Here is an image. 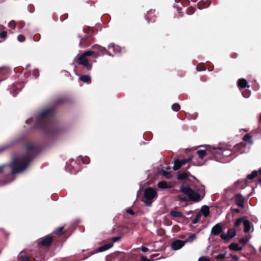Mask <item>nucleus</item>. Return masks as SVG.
I'll return each instance as SVG.
<instances>
[{"label": "nucleus", "instance_id": "obj_17", "mask_svg": "<svg viewBox=\"0 0 261 261\" xmlns=\"http://www.w3.org/2000/svg\"><path fill=\"white\" fill-rule=\"evenodd\" d=\"M113 243H109L107 244L104 245L99 247L98 250L99 252H103L111 248L113 246Z\"/></svg>", "mask_w": 261, "mask_h": 261}, {"label": "nucleus", "instance_id": "obj_12", "mask_svg": "<svg viewBox=\"0 0 261 261\" xmlns=\"http://www.w3.org/2000/svg\"><path fill=\"white\" fill-rule=\"evenodd\" d=\"M236 200L238 206L241 207H244V199L241 194H237L236 196Z\"/></svg>", "mask_w": 261, "mask_h": 261}, {"label": "nucleus", "instance_id": "obj_31", "mask_svg": "<svg viewBox=\"0 0 261 261\" xmlns=\"http://www.w3.org/2000/svg\"><path fill=\"white\" fill-rule=\"evenodd\" d=\"M251 136H249V135L247 134L244 137V138H243V140L245 141H248V142L249 143H251Z\"/></svg>", "mask_w": 261, "mask_h": 261}, {"label": "nucleus", "instance_id": "obj_13", "mask_svg": "<svg viewBox=\"0 0 261 261\" xmlns=\"http://www.w3.org/2000/svg\"><path fill=\"white\" fill-rule=\"evenodd\" d=\"M229 249L232 251H241L243 248L242 247H240L238 244L232 243L229 245Z\"/></svg>", "mask_w": 261, "mask_h": 261}, {"label": "nucleus", "instance_id": "obj_1", "mask_svg": "<svg viewBox=\"0 0 261 261\" xmlns=\"http://www.w3.org/2000/svg\"><path fill=\"white\" fill-rule=\"evenodd\" d=\"M31 161L28 156H17L13 159L12 163L10 165L12 169V174L22 172L28 166Z\"/></svg>", "mask_w": 261, "mask_h": 261}, {"label": "nucleus", "instance_id": "obj_20", "mask_svg": "<svg viewBox=\"0 0 261 261\" xmlns=\"http://www.w3.org/2000/svg\"><path fill=\"white\" fill-rule=\"evenodd\" d=\"M170 215L174 218H181L183 217V214L181 212L176 211H171L170 212Z\"/></svg>", "mask_w": 261, "mask_h": 261}, {"label": "nucleus", "instance_id": "obj_53", "mask_svg": "<svg viewBox=\"0 0 261 261\" xmlns=\"http://www.w3.org/2000/svg\"><path fill=\"white\" fill-rule=\"evenodd\" d=\"M175 1H176H176H177V0H175Z\"/></svg>", "mask_w": 261, "mask_h": 261}, {"label": "nucleus", "instance_id": "obj_10", "mask_svg": "<svg viewBox=\"0 0 261 261\" xmlns=\"http://www.w3.org/2000/svg\"><path fill=\"white\" fill-rule=\"evenodd\" d=\"M222 231V227L221 224L218 223L213 227L211 233L214 235H218Z\"/></svg>", "mask_w": 261, "mask_h": 261}, {"label": "nucleus", "instance_id": "obj_25", "mask_svg": "<svg viewBox=\"0 0 261 261\" xmlns=\"http://www.w3.org/2000/svg\"><path fill=\"white\" fill-rule=\"evenodd\" d=\"M80 79L81 81H82L84 82H88L90 80V76L89 75H84L81 76Z\"/></svg>", "mask_w": 261, "mask_h": 261}, {"label": "nucleus", "instance_id": "obj_44", "mask_svg": "<svg viewBox=\"0 0 261 261\" xmlns=\"http://www.w3.org/2000/svg\"><path fill=\"white\" fill-rule=\"evenodd\" d=\"M120 240V237H114L112 238V241L113 242H116Z\"/></svg>", "mask_w": 261, "mask_h": 261}, {"label": "nucleus", "instance_id": "obj_39", "mask_svg": "<svg viewBox=\"0 0 261 261\" xmlns=\"http://www.w3.org/2000/svg\"><path fill=\"white\" fill-rule=\"evenodd\" d=\"M7 36V32H2L0 33V37L2 38H4L6 37Z\"/></svg>", "mask_w": 261, "mask_h": 261}, {"label": "nucleus", "instance_id": "obj_35", "mask_svg": "<svg viewBox=\"0 0 261 261\" xmlns=\"http://www.w3.org/2000/svg\"><path fill=\"white\" fill-rule=\"evenodd\" d=\"M9 27L12 29L15 28V22L14 21H11L9 23Z\"/></svg>", "mask_w": 261, "mask_h": 261}, {"label": "nucleus", "instance_id": "obj_36", "mask_svg": "<svg viewBox=\"0 0 261 261\" xmlns=\"http://www.w3.org/2000/svg\"><path fill=\"white\" fill-rule=\"evenodd\" d=\"M18 40L20 42H23L25 40V37L22 35H20L17 37Z\"/></svg>", "mask_w": 261, "mask_h": 261}, {"label": "nucleus", "instance_id": "obj_4", "mask_svg": "<svg viewBox=\"0 0 261 261\" xmlns=\"http://www.w3.org/2000/svg\"><path fill=\"white\" fill-rule=\"evenodd\" d=\"M205 148H206L205 150H198L197 154L200 159H202L204 157V156L205 155V154L206 153V151H210L212 153H215L217 152V150H221V148H214V147L212 148L211 146H206Z\"/></svg>", "mask_w": 261, "mask_h": 261}, {"label": "nucleus", "instance_id": "obj_51", "mask_svg": "<svg viewBox=\"0 0 261 261\" xmlns=\"http://www.w3.org/2000/svg\"><path fill=\"white\" fill-rule=\"evenodd\" d=\"M235 211L237 213H239V210H236Z\"/></svg>", "mask_w": 261, "mask_h": 261}, {"label": "nucleus", "instance_id": "obj_33", "mask_svg": "<svg viewBox=\"0 0 261 261\" xmlns=\"http://www.w3.org/2000/svg\"><path fill=\"white\" fill-rule=\"evenodd\" d=\"M242 222H243L242 219H238L235 222V226H239Z\"/></svg>", "mask_w": 261, "mask_h": 261}, {"label": "nucleus", "instance_id": "obj_50", "mask_svg": "<svg viewBox=\"0 0 261 261\" xmlns=\"http://www.w3.org/2000/svg\"><path fill=\"white\" fill-rule=\"evenodd\" d=\"M155 256H156V255H152L151 256V257H155Z\"/></svg>", "mask_w": 261, "mask_h": 261}, {"label": "nucleus", "instance_id": "obj_41", "mask_svg": "<svg viewBox=\"0 0 261 261\" xmlns=\"http://www.w3.org/2000/svg\"><path fill=\"white\" fill-rule=\"evenodd\" d=\"M141 250L143 252H145L147 251L148 249L147 247L142 246L141 247Z\"/></svg>", "mask_w": 261, "mask_h": 261}, {"label": "nucleus", "instance_id": "obj_24", "mask_svg": "<svg viewBox=\"0 0 261 261\" xmlns=\"http://www.w3.org/2000/svg\"><path fill=\"white\" fill-rule=\"evenodd\" d=\"M257 174L258 172L257 171H253L250 174L247 176V179L251 180L255 177L257 175Z\"/></svg>", "mask_w": 261, "mask_h": 261}, {"label": "nucleus", "instance_id": "obj_38", "mask_svg": "<svg viewBox=\"0 0 261 261\" xmlns=\"http://www.w3.org/2000/svg\"><path fill=\"white\" fill-rule=\"evenodd\" d=\"M242 95L245 97H248L250 95V92L248 91H243L242 92Z\"/></svg>", "mask_w": 261, "mask_h": 261}, {"label": "nucleus", "instance_id": "obj_42", "mask_svg": "<svg viewBox=\"0 0 261 261\" xmlns=\"http://www.w3.org/2000/svg\"><path fill=\"white\" fill-rule=\"evenodd\" d=\"M127 212L132 215H133L134 214V212L131 209L129 208L127 210Z\"/></svg>", "mask_w": 261, "mask_h": 261}, {"label": "nucleus", "instance_id": "obj_2", "mask_svg": "<svg viewBox=\"0 0 261 261\" xmlns=\"http://www.w3.org/2000/svg\"><path fill=\"white\" fill-rule=\"evenodd\" d=\"M158 196L155 190L152 188H147L144 191V199L143 202L145 205L150 206L152 202Z\"/></svg>", "mask_w": 261, "mask_h": 261}, {"label": "nucleus", "instance_id": "obj_14", "mask_svg": "<svg viewBox=\"0 0 261 261\" xmlns=\"http://www.w3.org/2000/svg\"><path fill=\"white\" fill-rule=\"evenodd\" d=\"M29 257L25 252H21L18 256V261H29Z\"/></svg>", "mask_w": 261, "mask_h": 261}, {"label": "nucleus", "instance_id": "obj_48", "mask_svg": "<svg viewBox=\"0 0 261 261\" xmlns=\"http://www.w3.org/2000/svg\"><path fill=\"white\" fill-rule=\"evenodd\" d=\"M69 171L71 173H74V172H73V171H72V170H69Z\"/></svg>", "mask_w": 261, "mask_h": 261}, {"label": "nucleus", "instance_id": "obj_18", "mask_svg": "<svg viewBox=\"0 0 261 261\" xmlns=\"http://www.w3.org/2000/svg\"><path fill=\"white\" fill-rule=\"evenodd\" d=\"M238 86L240 88L249 87V85H248L247 82L244 79H241L238 81Z\"/></svg>", "mask_w": 261, "mask_h": 261}, {"label": "nucleus", "instance_id": "obj_27", "mask_svg": "<svg viewBox=\"0 0 261 261\" xmlns=\"http://www.w3.org/2000/svg\"><path fill=\"white\" fill-rule=\"evenodd\" d=\"M226 253H221L215 256V259H222L225 257Z\"/></svg>", "mask_w": 261, "mask_h": 261}, {"label": "nucleus", "instance_id": "obj_23", "mask_svg": "<svg viewBox=\"0 0 261 261\" xmlns=\"http://www.w3.org/2000/svg\"><path fill=\"white\" fill-rule=\"evenodd\" d=\"M158 186L161 189H168L170 188L171 186L165 181H161L158 183Z\"/></svg>", "mask_w": 261, "mask_h": 261}, {"label": "nucleus", "instance_id": "obj_47", "mask_svg": "<svg viewBox=\"0 0 261 261\" xmlns=\"http://www.w3.org/2000/svg\"><path fill=\"white\" fill-rule=\"evenodd\" d=\"M4 167V166H0V173L2 172L3 168Z\"/></svg>", "mask_w": 261, "mask_h": 261}, {"label": "nucleus", "instance_id": "obj_37", "mask_svg": "<svg viewBox=\"0 0 261 261\" xmlns=\"http://www.w3.org/2000/svg\"><path fill=\"white\" fill-rule=\"evenodd\" d=\"M63 227H59L58 228L56 231H55V233L57 234H60L62 231H63Z\"/></svg>", "mask_w": 261, "mask_h": 261}, {"label": "nucleus", "instance_id": "obj_49", "mask_svg": "<svg viewBox=\"0 0 261 261\" xmlns=\"http://www.w3.org/2000/svg\"><path fill=\"white\" fill-rule=\"evenodd\" d=\"M259 174H261V168L257 171Z\"/></svg>", "mask_w": 261, "mask_h": 261}, {"label": "nucleus", "instance_id": "obj_45", "mask_svg": "<svg viewBox=\"0 0 261 261\" xmlns=\"http://www.w3.org/2000/svg\"><path fill=\"white\" fill-rule=\"evenodd\" d=\"M33 146L32 145H29L27 146V149L29 151L31 150L32 149H33Z\"/></svg>", "mask_w": 261, "mask_h": 261}, {"label": "nucleus", "instance_id": "obj_9", "mask_svg": "<svg viewBox=\"0 0 261 261\" xmlns=\"http://www.w3.org/2000/svg\"><path fill=\"white\" fill-rule=\"evenodd\" d=\"M79 61L80 63L85 66L87 69H91V65H89V62L87 57L84 54L82 55L79 57Z\"/></svg>", "mask_w": 261, "mask_h": 261}, {"label": "nucleus", "instance_id": "obj_26", "mask_svg": "<svg viewBox=\"0 0 261 261\" xmlns=\"http://www.w3.org/2000/svg\"><path fill=\"white\" fill-rule=\"evenodd\" d=\"M201 217V214L200 213H198L195 216V218L193 219V220L192 221V223L193 224H196L198 222V221Z\"/></svg>", "mask_w": 261, "mask_h": 261}, {"label": "nucleus", "instance_id": "obj_32", "mask_svg": "<svg viewBox=\"0 0 261 261\" xmlns=\"http://www.w3.org/2000/svg\"><path fill=\"white\" fill-rule=\"evenodd\" d=\"M188 177V175L187 173H182L180 174L178 176V179H186Z\"/></svg>", "mask_w": 261, "mask_h": 261}, {"label": "nucleus", "instance_id": "obj_8", "mask_svg": "<svg viewBox=\"0 0 261 261\" xmlns=\"http://www.w3.org/2000/svg\"><path fill=\"white\" fill-rule=\"evenodd\" d=\"M185 244V242L178 240L174 241L172 243L171 247L173 250H176L180 249L182 247H183Z\"/></svg>", "mask_w": 261, "mask_h": 261}, {"label": "nucleus", "instance_id": "obj_52", "mask_svg": "<svg viewBox=\"0 0 261 261\" xmlns=\"http://www.w3.org/2000/svg\"><path fill=\"white\" fill-rule=\"evenodd\" d=\"M108 55H109V56H111V52H110V51L108 53Z\"/></svg>", "mask_w": 261, "mask_h": 261}, {"label": "nucleus", "instance_id": "obj_34", "mask_svg": "<svg viewBox=\"0 0 261 261\" xmlns=\"http://www.w3.org/2000/svg\"><path fill=\"white\" fill-rule=\"evenodd\" d=\"M198 261H210V260L207 257L202 256L199 257Z\"/></svg>", "mask_w": 261, "mask_h": 261}, {"label": "nucleus", "instance_id": "obj_19", "mask_svg": "<svg viewBox=\"0 0 261 261\" xmlns=\"http://www.w3.org/2000/svg\"><path fill=\"white\" fill-rule=\"evenodd\" d=\"M108 48L110 50L113 49V52L115 54L118 53L121 51V48L118 46H115L114 44H110Z\"/></svg>", "mask_w": 261, "mask_h": 261}, {"label": "nucleus", "instance_id": "obj_40", "mask_svg": "<svg viewBox=\"0 0 261 261\" xmlns=\"http://www.w3.org/2000/svg\"><path fill=\"white\" fill-rule=\"evenodd\" d=\"M140 261H153L147 258L146 257L142 256Z\"/></svg>", "mask_w": 261, "mask_h": 261}, {"label": "nucleus", "instance_id": "obj_6", "mask_svg": "<svg viewBox=\"0 0 261 261\" xmlns=\"http://www.w3.org/2000/svg\"><path fill=\"white\" fill-rule=\"evenodd\" d=\"M236 235V231L234 229H230L228 230L227 234L223 233L221 237L223 240H228Z\"/></svg>", "mask_w": 261, "mask_h": 261}, {"label": "nucleus", "instance_id": "obj_28", "mask_svg": "<svg viewBox=\"0 0 261 261\" xmlns=\"http://www.w3.org/2000/svg\"><path fill=\"white\" fill-rule=\"evenodd\" d=\"M172 109L175 112H177L180 109V106L178 103H174L172 106Z\"/></svg>", "mask_w": 261, "mask_h": 261}, {"label": "nucleus", "instance_id": "obj_43", "mask_svg": "<svg viewBox=\"0 0 261 261\" xmlns=\"http://www.w3.org/2000/svg\"><path fill=\"white\" fill-rule=\"evenodd\" d=\"M162 174H163L164 176H165V177H168V175L169 174V173H168V172H167V171H163V172H162Z\"/></svg>", "mask_w": 261, "mask_h": 261}, {"label": "nucleus", "instance_id": "obj_21", "mask_svg": "<svg viewBox=\"0 0 261 261\" xmlns=\"http://www.w3.org/2000/svg\"><path fill=\"white\" fill-rule=\"evenodd\" d=\"M201 212L204 217H207L210 213L208 207L205 205L202 206L201 208Z\"/></svg>", "mask_w": 261, "mask_h": 261}, {"label": "nucleus", "instance_id": "obj_3", "mask_svg": "<svg viewBox=\"0 0 261 261\" xmlns=\"http://www.w3.org/2000/svg\"><path fill=\"white\" fill-rule=\"evenodd\" d=\"M180 191L187 195L189 198L192 201H199L203 197V196H201L200 195L187 186H182L180 188Z\"/></svg>", "mask_w": 261, "mask_h": 261}, {"label": "nucleus", "instance_id": "obj_7", "mask_svg": "<svg viewBox=\"0 0 261 261\" xmlns=\"http://www.w3.org/2000/svg\"><path fill=\"white\" fill-rule=\"evenodd\" d=\"M51 111L50 109H46L43 111L37 117L38 121H43L46 117L50 115Z\"/></svg>", "mask_w": 261, "mask_h": 261}, {"label": "nucleus", "instance_id": "obj_46", "mask_svg": "<svg viewBox=\"0 0 261 261\" xmlns=\"http://www.w3.org/2000/svg\"><path fill=\"white\" fill-rule=\"evenodd\" d=\"M231 257L235 259V260H238L239 259V257L237 255H231Z\"/></svg>", "mask_w": 261, "mask_h": 261}, {"label": "nucleus", "instance_id": "obj_30", "mask_svg": "<svg viewBox=\"0 0 261 261\" xmlns=\"http://www.w3.org/2000/svg\"><path fill=\"white\" fill-rule=\"evenodd\" d=\"M196 238V237L194 234L191 235L190 237H189L185 242H192Z\"/></svg>", "mask_w": 261, "mask_h": 261}, {"label": "nucleus", "instance_id": "obj_5", "mask_svg": "<svg viewBox=\"0 0 261 261\" xmlns=\"http://www.w3.org/2000/svg\"><path fill=\"white\" fill-rule=\"evenodd\" d=\"M192 158L190 157L189 159H182V160H176L174 161V165L173 167V169L174 170H177L179 169L180 167L187 163L188 162L192 160Z\"/></svg>", "mask_w": 261, "mask_h": 261}, {"label": "nucleus", "instance_id": "obj_15", "mask_svg": "<svg viewBox=\"0 0 261 261\" xmlns=\"http://www.w3.org/2000/svg\"><path fill=\"white\" fill-rule=\"evenodd\" d=\"M244 226V231L245 232H248L251 230V225L248 220H245L243 221Z\"/></svg>", "mask_w": 261, "mask_h": 261}, {"label": "nucleus", "instance_id": "obj_11", "mask_svg": "<svg viewBox=\"0 0 261 261\" xmlns=\"http://www.w3.org/2000/svg\"><path fill=\"white\" fill-rule=\"evenodd\" d=\"M53 241V237L50 235L46 236L43 238L41 241V244L44 246H48Z\"/></svg>", "mask_w": 261, "mask_h": 261}, {"label": "nucleus", "instance_id": "obj_22", "mask_svg": "<svg viewBox=\"0 0 261 261\" xmlns=\"http://www.w3.org/2000/svg\"><path fill=\"white\" fill-rule=\"evenodd\" d=\"M93 48L95 49V50H94L96 52H99L100 54V56L103 54V53L106 51V48L104 47H102L101 46L95 45L93 46Z\"/></svg>", "mask_w": 261, "mask_h": 261}, {"label": "nucleus", "instance_id": "obj_29", "mask_svg": "<svg viewBox=\"0 0 261 261\" xmlns=\"http://www.w3.org/2000/svg\"><path fill=\"white\" fill-rule=\"evenodd\" d=\"M249 239L247 237L241 238L240 239L239 242L241 243H242L243 245H245L248 242Z\"/></svg>", "mask_w": 261, "mask_h": 261}, {"label": "nucleus", "instance_id": "obj_16", "mask_svg": "<svg viewBox=\"0 0 261 261\" xmlns=\"http://www.w3.org/2000/svg\"><path fill=\"white\" fill-rule=\"evenodd\" d=\"M83 54L86 57L88 56H94L95 58H96L98 56H100V54L99 52H96L95 51H92V50H88V51H85Z\"/></svg>", "mask_w": 261, "mask_h": 261}]
</instances>
